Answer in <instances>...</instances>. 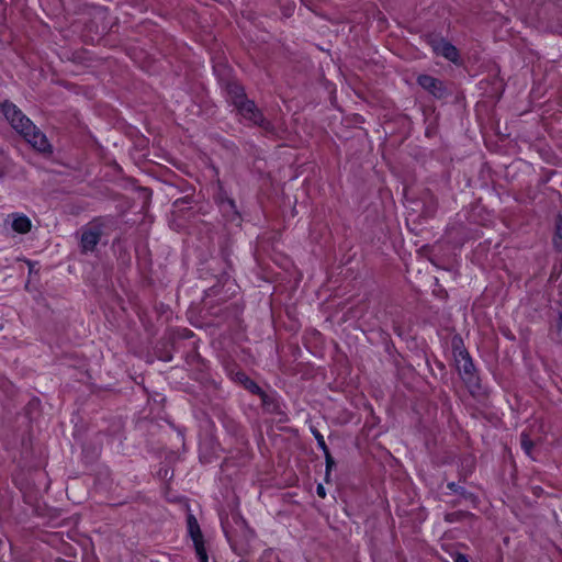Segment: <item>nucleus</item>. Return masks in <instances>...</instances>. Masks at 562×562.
<instances>
[{"instance_id":"412c9836","label":"nucleus","mask_w":562,"mask_h":562,"mask_svg":"<svg viewBox=\"0 0 562 562\" xmlns=\"http://www.w3.org/2000/svg\"><path fill=\"white\" fill-rule=\"evenodd\" d=\"M311 432L313 434L314 438L316 439L317 446L323 451V453L329 451V449L325 442L324 436L317 430V428L311 427Z\"/></svg>"},{"instance_id":"0eeeda50","label":"nucleus","mask_w":562,"mask_h":562,"mask_svg":"<svg viewBox=\"0 0 562 562\" xmlns=\"http://www.w3.org/2000/svg\"><path fill=\"white\" fill-rule=\"evenodd\" d=\"M102 234L103 225L99 218H94L88 225L83 226L79 241L81 252H93L101 240Z\"/></svg>"},{"instance_id":"dca6fc26","label":"nucleus","mask_w":562,"mask_h":562,"mask_svg":"<svg viewBox=\"0 0 562 562\" xmlns=\"http://www.w3.org/2000/svg\"><path fill=\"white\" fill-rule=\"evenodd\" d=\"M193 548H194L195 557L199 562H209V554H207V550H206L204 540L193 542Z\"/></svg>"},{"instance_id":"9d476101","label":"nucleus","mask_w":562,"mask_h":562,"mask_svg":"<svg viewBox=\"0 0 562 562\" xmlns=\"http://www.w3.org/2000/svg\"><path fill=\"white\" fill-rule=\"evenodd\" d=\"M248 393L258 396L260 400V406L266 413L272 414L278 411L279 405L276 401L274 392L269 386L265 389L248 379Z\"/></svg>"},{"instance_id":"b1692460","label":"nucleus","mask_w":562,"mask_h":562,"mask_svg":"<svg viewBox=\"0 0 562 562\" xmlns=\"http://www.w3.org/2000/svg\"><path fill=\"white\" fill-rule=\"evenodd\" d=\"M316 493L317 495L321 497V498H325L326 497V490L325 487L322 485V484H318L317 487H316Z\"/></svg>"},{"instance_id":"6e6552de","label":"nucleus","mask_w":562,"mask_h":562,"mask_svg":"<svg viewBox=\"0 0 562 562\" xmlns=\"http://www.w3.org/2000/svg\"><path fill=\"white\" fill-rule=\"evenodd\" d=\"M223 368L226 375L237 385L246 387V373L244 372L245 350L241 349L237 357L227 353L223 358Z\"/></svg>"},{"instance_id":"cd10ccee","label":"nucleus","mask_w":562,"mask_h":562,"mask_svg":"<svg viewBox=\"0 0 562 562\" xmlns=\"http://www.w3.org/2000/svg\"><path fill=\"white\" fill-rule=\"evenodd\" d=\"M171 359H172L171 356H168V357L164 358L165 361H170Z\"/></svg>"},{"instance_id":"1a4fd4ad","label":"nucleus","mask_w":562,"mask_h":562,"mask_svg":"<svg viewBox=\"0 0 562 562\" xmlns=\"http://www.w3.org/2000/svg\"><path fill=\"white\" fill-rule=\"evenodd\" d=\"M257 126L262 135L273 136L277 133L274 124L256 106L254 101L248 100V126Z\"/></svg>"},{"instance_id":"c85d7f7f","label":"nucleus","mask_w":562,"mask_h":562,"mask_svg":"<svg viewBox=\"0 0 562 562\" xmlns=\"http://www.w3.org/2000/svg\"><path fill=\"white\" fill-rule=\"evenodd\" d=\"M168 470H165V472H161V475H167Z\"/></svg>"},{"instance_id":"5701e85b","label":"nucleus","mask_w":562,"mask_h":562,"mask_svg":"<svg viewBox=\"0 0 562 562\" xmlns=\"http://www.w3.org/2000/svg\"><path fill=\"white\" fill-rule=\"evenodd\" d=\"M188 537L191 539L192 542L204 540L202 530H200L198 532L190 533V535H188Z\"/></svg>"},{"instance_id":"9b49d317","label":"nucleus","mask_w":562,"mask_h":562,"mask_svg":"<svg viewBox=\"0 0 562 562\" xmlns=\"http://www.w3.org/2000/svg\"><path fill=\"white\" fill-rule=\"evenodd\" d=\"M416 81L424 90H426L435 99L441 100L449 95V91L446 85L438 78L424 74L419 75Z\"/></svg>"},{"instance_id":"f8f14e48","label":"nucleus","mask_w":562,"mask_h":562,"mask_svg":"<svg viewBox=\"0 0 562 562\" xmlns=\"http://www.w3.org/2000/svg\"><path fill=\"white\" fill-rule=\"evenodd\" d=\"M430 45L435 54L440 55L452 63H457L459 60V52L457 47L443 37L431 38Z\"/></svg>"},{"instance_id":"423d86ee","label":"nucleus","mask_w":562,"mask_h":562,"mask_svg":"<svg viewBox=\"0 0 562 562\" xmlns=\"http://www.w3.org/2000/svg\"><path fill=\"white\" fill-rule=\"evenodd\" d=\"M215 203L227 224L241 227L243 216L234 198L226 191L222 183L218 184L215 194Z\"/></svg>"},{"instance_id":"39448f33","label":"nucleus","mask_w":562,"mask_h":562,"mask_svg":"<svg viewBox=\"0 0 562 562\" xmlns=\"http://www.w3.org/2000/svg\"><path fill=\"white\" fill-rule=\"evenodd\" d=\"M212 277L215 282L211 286L203 289L205 300L211 299L216 303L226 302L239 290V285L226 271Z\"/></svg>"},{"instance_id":"aec40b11","label":"nucleus","mask_w":562,"mask_h":562,"mask_svg":"<svg viewBox=\"0 0 562 562\" xmlns=\"http://www.w3.org/2000/svg\"><path fill=\"white\" fill-rule=\"evenodd\" d=\"M520 446L525 453L531 457L535 442L530 439L529 435L526 431H522L520 435Z\"/></svg>"},{"instance_id":"f3484780","label":"nucleus","mask_w":562,"mask_h":562,"mask_svg":"<svg viewBox=\"0 0 562 562\" xmlns=\"http://www.w3.org/2000/svg\"><path fill=\"white\" fill-rule=\"evenodd\" d=\"M193 548H194L195 557L199 562H209V554H207V550H206L204 540L193 542Z\"/></svg>"},{"instance_id":"f03ea898","label":"nucleus","mask_w":562,"mask_h":562,"mask_svg":"<svg viewBox=\"0 0 562 562\" xmlns=\"http://www.w3.org/2000/svg\"><path fill=\"white\" fill-rule=\"evenodd\" d=\"M452 353L456 362L457 371L472 395L480 394L482 391L481 379L473 363L472 357L464 348L463 340L460 336L452 338Z\"/></svg>"},{"instance_id":"7ed1b4c3","label":"nucleus","mask_w":562,"mask_h":562,"mask_svg":"<svg viewBox=\"0 0 562 562\" xmlns=\"http://www.w3.org/2000/svg\"><path fill=\"white\" fill-rule=\"evenodd\" d=\"M213 72L225 90L227 102L234 106L238 115L246 117V90L244 86L231 76V68L226 64L218 63L214 65Z\"/></svg>"},{"instance_id":"6ab92c4d","label":"nucleus","mask_w":562,"mask_h":562,"mask_svg":"<svg viewBox=\"0 0 562 562\" xmlns=\"http://www.w3.org/2000/svg\"><path fill=\"white\" fill-rule=\"evenodd\" d=\"M447 487H448L451 492H453V493H456V494H458V495L462 496V497H463V498H465V499H471V501H472V499H474V498H475V496H474V494H473V493H471V492L467 491L463 486H460V485H459V484H457L456 482H449V483L447 484Z\"/></svg>"},{"instance_id":"f257e3e1","label":"nucleus","mask_w":562,"mask_h":562,"mask_svg":"<svg viewBox=\"0 0 562 562\" xmlns=\"http://www.w3.org/2000/svg\"><path fill=\"white\" fill-rule=\"evenodd\" d=\"M0 113L10 126L20 134L34 149L50 154L53 147L46 135L10 100L0 102Z\"/></svg>"},{"instance_id":"20e7f679","label":"nucleus","mask_w":562,"mask_h":562,"mask_svg":"<svg viewBox=\"0 0 562 562\" xmlns=\"http://www.w3.org/2000/svg\"><path fill=\"white\" fill-rule=\"evenodd\" d=\"M221 526L231 549L239 557L245 550L241 540L246 536V520L237 512H232L231 517L221 516ZM239 562H245L244 558Z\"/></svg>"},{"instance_id":"a211bd4d","label":"nucleus","mask_w":562,"mask_h":562,"mask_svg":"<svg viewBox=\"0 0 562 562\" xmlns=\"http://www.w3.org/2000/svg\"><path fill=\"white\" fill-rule=\"evenodd\" d=\"M186 520H187V535L198 532L201 530L200 524L190 508L188 509Z\"/></svg>"},{"instance_id":"c756f323","label":"nucleus","mask_w":562,"mask_h":562,"mask_svg":"<svg viewBox=\"0 0 562 562\" xmlns=\"http://www.w3.org/2000/svg\"><path fill=\"white\" fill-rule=\"evenodd\" d=\"M168 470H165V472H161V475H167Z\"/></svg>"},{"instance_id":"ddd939ff","label":"nucleus","mask_w":562,"mask_h":562,"mask_svg":"<svg viewBox=\"0 0 562 562\" xmlns=\"http://www.w3.org/2000/svg\"><path fill=\"white\" fill-rule=\"evenodd\" d=\"M11 217H12L11 228L13 232L21 234V235H24V234H27L29 232H31L32 222L29 218V216H26L23 213H12Z\"/></svg>"},{"instance_id":"2eb2a0df","label":"nucleus","mask_w":562,"mask_h":562,"mask_svg":"<svg viewBox=\"0 0 562 562\" xmlns=\"http://www.w3.org/2000/svg\"><path fill=\"white\" fill-rule=\"evenodd\" d=\"M474 514L470 513V512H465V510H457V512H452V513H447L445 515V521L449 522V524H453V522H458V521H462L467 518H474Z\"/></svg>"},{"instance_id":"a878e982","label":"nucleus","mask_w":562,"mask_h":562,"mask_svg":"<svg viewBox=\"0 0 562 562\" xmlns=\"http://www.w3.org/2000/svg\"><path fill=\"white\" fill-rule=\"evenodd\" d=\"M193 336H194V334L192 330H190L188 328L183 329V335H182L183 338H191Z\"/></svg>"},{"instance_id":"393cba45","label":"nucleus","mask_w":562,"mask_h":562,"mask_svg":"<svg viewBox=\"0 0 562 562\" xmlns=\"http://www.w3.org/2000/svg\"><path fill=\"white\" fill-rule=\"evenodd\" d=\"M454 562H469L468 557L463 553H456Z\"/></svg>"},{"instance_id":"4468645a","label":"nucleus","mask_w":562,"mask_h":562,"mask_svg":"<svg viewBox=\"0 0 562 562\" xmlns=\"http://www.w3.org/2000/svg\"><path fill=\"white\" fill-rule=\"evenodd\" d=\"M552 244L555 251L562 254V215L558 214L554 220V233Z\"/></svg>"},{"instance_id":"4be33fe9","label":"nucleus","mask_w":562,"mask_h":562,"mask_svg":"<svg viewBox=\"0 0 562 562\" xmlns=\"http://www.w3.org/2000/svg\"><path fill=\"white\" fill-rule=\"evenodd\" d=\"M324 456H325V461H326L325 480H326V482H328L329 481L330 471L335 467L336 463H335V460H334L333 456L330 454V451L324 452Z\"/></svg>"},{"instance_id":"bb28decb","label":"nucleus","mask_w":562,"mask_h":562,"mask_svg":"<svg viewBox=\"0 0 562 562\" xmlns=\"http://www.w3.org/2000/svg\"><path fill=\"white\" fill-rule=\"evenodd\" d=\"M199 271H200V276H201V278L206 279V278L203 276L204 268L199 269Z\"/></svg>"}]
</instances>
